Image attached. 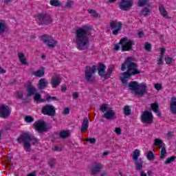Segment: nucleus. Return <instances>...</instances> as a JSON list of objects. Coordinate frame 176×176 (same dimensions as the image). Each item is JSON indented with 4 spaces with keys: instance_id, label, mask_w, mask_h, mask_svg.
<instances>
[{
    "instance_id": "f257e3e1",
    "label": "nucleus",
    "mask_w": 176,
    "mask_h": 176,
    "mask_svg": "<svg viewBox=\"0 0 176 176\" xmlns=\"http://www.w3.org/2000/svg\"><path fill=\"white\" fill-rule=\"evenodd\" d=\"M126 67H127L126 72L121 73L120 76V79L124 85L127 83V79H129V78L141 74V71L138 69V65L133 62V58H126L122 64L121 71H126Z\"/></svg>"
},
{
    "instance_id": "f03ea898",
    "label": "nucleus",
    "mask_w": 176,
    "mask_h": 176,
    "mask_svg": "<svg viewBox=\"0 0 176 176\" xmlns=\"http://www.w3.org/2000/svg\"><path fill=\"white\" fill-rule=\"evenodd\" d=\"M89 28L82 27L77 29L75 33V42L78 50H86L90 39L89 38Z\"/></svg>"
},
{
    "instance_id": "7ed1b4c3",
    "label": "nucleus",
    "mask_w": 176,
    "mask_h": 176,
    "mask_svg": "<svg viewBox=\"0 0 176 176\" xmlns=\"http://www.w3.org/2000/svg\"><path fill=\"white\" fill-rule=\"evenodd\" d=\"M98 71L99 76H102L105 79V69H107V66L102 63H99L97 68L96 65L92 66H86L85 70V79L88 83H94V76L96 72Z\"/></svg>"
},
{
    "instance_id": "20e7f679",
    "label": "nucleus",
    "mask_w": 176,
    "mask_h": 176,
    "mask_svg": "<svg viewBox=\"0 0 176 176\" xmlns=\"http://www.w3.org/2000/svg\"><path fill=\"white\" fill-rule=\"evenodd\" d=\"M17 142L19 144H23V148L26 152H31V144L35 146L39 145L38 139L32 135L29 132H25L20 135L17 138Z\"/></svg>"
},
{
    "instance_id": "39448f33",
    "label": "nucleus",
    "mask_w": 176,
    "mask_h": 176,
    "mask_svg": "<svg viewBox=\"0 0 176 176\" xmlns=\"http://www.w3.org/2000/svg\"><path fill=\"white\" fill-rule=\"evenodd\" d=\"M135 45V41L134 40H129L127 37H124L120 39L118 44L114 45L115 50H121L122 52H129L133 49V46Z\"/></svg>"
},
{
    "instance_id": "423d86ee",
    "label": "nucleus",
    "mask_w": 176,
    "mask_h": 176,
    "mask_svg": "<svg viewBox=\"0 0 176 176\" xmlns=\"http://www.w3.org/2000/svg\"><path fill=\"white\" fill-rule=\"evenodd\" d=\"M130 90L135 91L136 96H144L146 93V84H138L137 81L130 82L129 84Z\"/></svg>"
},
{
    "instance_id": "0eeeda50",
    "label": "nucleus",
    "mask_w": 176,
    "mask_h": 176,
    "mask_svg": "<svg viewBox=\"0 0 176 176\" xmlns=\"http://www.w3.org/2000/svg\"><path fill=\"white\" fill-rule=\"evenodd\" d=\"M37 23L39 25H49L53 23V18L47 13H39L37 15Z\"/></svg>"
},
{
    "instance_id": "6e6552de",
    "label": "nucleus",
    "mask_w": 176,
    "mask_h": 176,
    "mask_svg": "<svg viewBox=\"0 0 176 176\" xmlns=\"http://www.w3.org/2000/svg\"><path fill=\"white\" fill-rule=\"evenodd\" d=\"M140 120L143 124H153L154 117L152 111H143L140 116Z\"/></svg>"
},
{
    "instance_id": "1a4fd4ad",
    "label": "nucleus",
    "mask_w": 176,
    "mask_h": 176,
    "mask_svg": "<svg viewBox=\"0 0 176 176\" xmlns=\"http://www.w3.org/2000/svg\"><path fill=\"white\" fill-rule=\"evenodd\" d=\"M122 27H123V23L117 20L111 21L110 22V28L111 30H113V35H118V34L122 31Z\"/></svg>"
},
{
    "instance_id": "9d476101",
    "label": "nucleus",
    "mask_w": 176,
    "mask_h": 176,
    "mask_svg": "<svg viewBox=\"0 0 176 176\" xmlns=\"http://www.w3.org/2000/svg\"><path fill=\"white\" fill-rule=\"evenodd\" d=\"M41 38L43 43H45L48 47H55L57 45V41L54 40L52 36L44 34Z\"/></svg>"
},
{
    "instance_id": "9b49d317",
    "label": "nucleus",
    "mask_w": 176,
    "mask_h": 176,
    "mask_svg": "<svg viewBox=\"0 0 176 176\" xmlns=\"http://www.w3.org/2000/svg\"><path fill=\"white\" fill-rule=\"evenodd\" d=\"M34 129H36L38 133H45L48 130L46 122L41 120L34 122Z\"/></svg>"
},
{
    "instance_id": "f8f14e48",
    "label": "nucleus",
    "mask_w": 176,
    "mask_h": 176,
    "mask_svg": "<svg viewBox=\"0 0 176 176\" xmlns=\"http://www.w3.org/2000/svg\"><path fill=\"white\" fill-rule=\"evenodd\" d=\"M133 0H122L120 3V9L121 10H129L133 7Z\"/></svg>"
},
{
    "instance_id": "ddd939ff",
    "label": "nucleus",
    "mask_w": 176,
    "mask_h": 176,
    "mask_svg": "<svg viewBox=\"0 0 176 176\" xmlns=\"http://www.w3.org/2000/svg\"><path fill=\"white\" fill-rule=\"evenodd\" d=\"M60 83H61V76L56 74L52 78V87H53L54 89H56L57 86H59Z\"/></svg>"
},
{
    "instance_id": "4468645a",
    "label": "nucleus",
    "mask_w": 176,
    "mask_h": 176,
    "mask_svg": "<svg viewBox=\"0 0 176 176\" xmlns=\"http://www.w3.org/2000/svg\"><path fill=\"white\" fill-rule=\"evenodd\" d=\"M102 170V164L100 163H95L91 169V175H96Z\"/></svg>"
},
{
    "instance_id": "2eb2a0df",
    "label": "nucleus",
    "mask_w": 176,
    "mask_h": 176,
    "mask_svg": "<svg viewBox=\"0 0 176 176\" xmlns=\"http://www.w3.org/2000/svg\"><path fill=\"white\" fill-rule=\"evenodd\" d=\"M26 91L28 97H31V96H34V94L38 93V89H36L34 85H28L26 88Z\"/></svg>"
},
{
    "instance_id": "dca6fc26",
    "label": "nucleus",
    "mask_w": 176,
    "mask_h": 176,
    "mask_svg": "<svg viewBox=\"0 0 176 176\" xmlns=\"http://www.w3.org/2000/svg\"><path fill=\"white\" fill-rule=\"evenodd\" d=\"M89 129V118H85L81 124V133H86Z\"/></svg>"
},
{
    "instance_id": "f3484780",
    "label": "nucleus",
    "mask_w": 176,
    "mask_h": 176,
    "mask_svg": "<svg viewBox=\"0 0 176 176\" xmlns=\"http://www.w3.org/2000/svg\"><path fill=\"white\" fill-rule=\"evenodd\" d=\"M47 85H49V82L47 81V80H46V78H41L38 80L37 86L39 90H43V89H45V87H46Z\"/></svg>"
},
{
    "instance_id": "a211bd4d",
    "label": "nucleus",
    "mask_w": 176,
    "mask_h": 176,
    "mask_svg": "<svg viewBox=\"0 0 176 176\" xmlns=\"http://www.w3.org/2000/svg\"><path fill=\"white\" fill-rule=\"evenodd\" d=\"M159 11L160 13L161 14V16H162V17H164V19H168V13L167 12V10H166V8H164V6L163 5H160L159 6Z\"/></svg>"
},
{
    "instance_id": "6ab92c4d",
    "label": "nucleus",
    "mask_w": 176,
    "mask_h": 176,
    "mask_svg": "<svg viewBox=\"0 0 176 176\" xmlns=\"http://www.w3.org/2000/svg\"><path fill=\"white\" fill-rule=\"evenodd\" d=\"M104 119H107V120H112L115 118V112L113 111H107L103 116Z\"/></svg>"
},
{
    "instance_id": "aec40b11",
    "label": "nucleus",
    "mask_w": 176,
    "mask_h": 176,
    "mask_svg": "<svg viewBox=\"0 0 176 176\" xmlns=\"http://www.w3.org/2000/svg\"><path fill=\"white\" fill-rule=\"evenodd\" d=\"M9 31V28H8V25L5 23V21H1V35L3 36V34H6Z\"/></svg>"
},
{
    "instance_id": "412c9836",
    "label": "nucleus",
    "mask_w": 176,
    "mask_h": 176,
    "mask_svg": "<svg viewBox=\"0 0 176 176\" xmlns=\"http://www.w3.org/2000/svg\"><path fill=\"white\" fill-rule=\"evenodd\" d=\"M18 58L22 65H27V58H25V55L24 54V53L19 52Z\"/></svg>"
},
{
    "instance_id": "4be33fe9",
    "label": "nucleus",
    "mask_w": 176,
    "mask_h": 176,
    "mask_svg": "<svg viewBox=\"0 0 176 176\" xmlns=\"http://www.w3.org/2000/svg\"><path fill=\"white\" fill-rule=\"evenodd\" d=\"M154 146H158L160 149H162V147L166 145L164 142H163V140H161L160 138H155L154 140V143H153Z\"/></svg>"
},
{
    "instance_id": "5701e85b",
    "label": "nucleus",
    "mask_w": 176,
    "mask_h": 176,
    "mask_svg": "<svg viewBox=\"0 0 176 176\" xmlns=\"http://www.w3.org/2000/svg\"><path fill=\"white\" fill-rule=\"evenodd\" d=\"M113 71H115V65H110L107 69V73L105 74V80L109 79V78H111V75H112V72H113Z\"/></svg>"
},
{
    "instance_id": "b1692460",
    "label": "nucleus",
    "mask_w": 176,
    "mask_h": 176,
    "mask_svg": "<svg viewBox=\"0 0 176 176\" xmlns=\"http://www.w3.org/2000/svg\"><path fill=\"white\" fill-rule=\"evenodd\" d=\"M32 75L37 76V78H43V76H45V69L42 67L36 72H33Z\"/></svg>"
},
{
    "instance_id": "393cba45",
    "label": "nucleus",
    "mask_w": 176,
    "mask_h": 176,
    "mask_svg": "<svg viewBox=\"0 0 176 176\" xmlns=\"http://www.w3.org/2000/svg\"><path fill=\"white\" fill-rule=\"evenodd\" d=\"M69 131H62L59 133V137L63 140H65V138L69 137Z\"/></svg>"
},
{
    "instance_id": "a878e982",
    "label": "nucleus",
    "mask_w": 176,
    "mask_h": 176,
    "mask_svg": "<svg viewBox=\"0 0 176 176\" xmlns=\"http://www.w3.org/2000/svg\"><path fill=\"white\" fill-rule=\"evenodd\" d=\"M141 154V151L138 149H135L132 155V159L137 162L138 160V157H140V155Z\"/></svg>"
},
{
    "instance_id": "bb28decb",
    "label": "nucleus",
    "mask_w": 176,
    "mask_h": 176,
    "mask_svg": "<svg viewBox=\"0 0 176 176\" xmlns=\"http://www.w3.org/2000/svg\"><path fill=\"white\" fill-rule=\"evenodd\" d=\"M100 111H112V107L111 105L107 104H103L100 106Z\"/></svg>"
},
{
    "instance_id": "cd10ccee",
    "label": "nucleus",
    "mask_w": 176,
    "mask_h": 176,
    "mask_svg": "<svg viewBox=\"0 0 176 176\" xmlns=\"http://www.w3.org/2000/svg\"><path fill=\"white\" fill-rule=\"evenodd\" d=\"M56 107L52 104H47L43 107L42 111H56Z\"/></svg>"
},
{
    "instance_id": "c85d7f7f",
    "label": "nucleus",
    "mask_w": 176,
    "mask_h": 176,
    "mask_svg": "<svg viewBox=\"0 0 176 176\" xmlns=\"http://www.w3.org/2000/svg\"><path fill=\"white\" fill-rule=\"evenodd\" d=\"M149 0H138V6L139 8H142V6H145L148 5Z\"/></svg>"
},
{
    "instance_id": "c756f323",
    "label": "nucleus",
    "mask_w": 176,
    "mask_h": 176,
    "mask_svg": "<svg viewBox=\"0 0 176 176\" xmlns=\"http://www.w3.org/2000/svg\"><path fill=\"white\" fill-rule=\"evenodd\" d=\"M142 16H149L151 15V10L148 8H144L141 11Z\"/></svg>"
},
{
    "instance_id": "7c9ffc66",
    "label": "nucleus",
    "mask_w": 176,
    "mask_h": 176,
    "mask_svg": "<svg viewBox=\"0 0 176 176\" xmlns=\"http://www.w3.org/2000/svg\"><path fill=\"white\" fill-rule=\"evenodd\" d=\"M10 116V111H1V118L3 119H6V118H9Z\"/></svg>"
},
{
    "instance_id": "2f4dec72",
    "label": "nucleus",
    "mask_w": 176,
    "mask_h": 176,
    "mask_svg": "<svg viewBox=\"0 0 176 176\" xmlns=\"http://www.w3.org/2000/svg\"><path fill=\"white\" fill-rule=\"evenodd\" d=\"M50 3L52 6H61V2H60L58 0H50Z\"/></svg>"
},
{
    "instance_id": "473e14b6",
    "label": "nucleus",
    "mask_w": 176,
    "mask_h": 176,
    "mask_svg": "<svg viewBox=\"0 0 176 176\" xmlns=\"http://www.w3.org/2000/svg\"><path fill=\"white\" fill-rule=\"evenodd\" d=\"M171 111H176V98H172L170 102Z\"/></svg>"
},
{
    "instance_id": "72a5a7b5",
    "label": "nucleus",
    "mask_w": 176,
    "mask_h": 176,
    "mask_svg": "<svg viewBox=\"0 0 176 176\" xmlns=\"http://www.w3.org/2000/svg\"><path fill=\"white\" fill-rule=\"evenodd\" d=\"M43 115H47V116H55L56 111H42Z\"/></svg>"
},
{
    "instance_id": "f704fd0d",
    "label": "nucleus",
    "mask_w": 176,
    "mask_h": 176,
    "mask_svg": "<svg viewBox=\"0 0 176 176\" xmlns=\"http://www.w3.org/2000/svg\"><path fill=\"white\" fill-rule=\"evenodd\" d=\"M34 101H38V102H45V99H41V94L36 93L34 94Z\"/></svg>"
},
{
    "instance_id": "c9c22d12",
    "label": "nucleus",
    "mask_w": 176,
    "mask_h": 176,
    "mask_svg": "<svg viewBox=\"0 0 176 176\" xmlns=\"http://www.w3.org/2000/svg\"><path fill=\"white\" fill-rule=\"evenodd\" d=\"M166 155H167V150H166V147L164 146L162 148L160 151V158L164 159V157H166Z\"/></svg>"
},
{
    "instance_id": "e433bc0d",
    "label": "nucleus",
    "mask_w": 176,
    "mask_h": 176,
    "mask_svg": "<svg viewBox=\"0 0 176 176\" xmlns=\"http://www.w3.org/2000/svg\"><path fill=\"white\" fill-rule=\"evenodd\" d=\"M146 157L148 160H153L155 159V154L153 151H149L147 152Z\"/></svg>"
},
{
    "instance_id": "4c0bfd02",
    "label": "nucleus",
    "mask_w": 176,
    "mask_h": 176,
    "mask_svg": "<svg viewBox=\"0 0 176 176\" xmlns=\"http://www.w3.org/2000/svg\"><path fill=\"white\" fill-rule=\"evenodd\" d=\"M35 119L31 116H25V122L27 123H32L34 122Z\"/></svg>"
},
{
    "instance_id": "58836bf2",
    "label": "nucleus",
    "mask_w": 176,
    "mask_h": 176,
    "mask_svg": "<svg viewBox=\"0 0 176 176\" xmlns=\"http://www.w3.org/2000/svg\"><path fill=\"white\" fill-rule=\"evenodd\" d=\"M176 157L175 155L168 157L165 161V164H170V163H173V162H175Z\"/></svg>"
},
{
    "instance_id": "ea45409f",
    "label": "nucleus",
    "mask_w": 176,
    "mask_h": 176,
    "mask_svg": "<svg viewBox=\"0 0 176 176\" xmlns=\"http://www.w3.org/2000/svg\"><path fill=\"white\" fill-rule=\"evenodd\" d=\"M144 49L146 50V52H151V50H152V45L151 43L146 42L144 43Z\"/></svg>"
},
{
    "instance_id": "a19ab883",
    "label": "nucleus",
    "mask_w": 176,
    "mask_h": 176,
    "mask_svg": "<svg viewBox=\"0 0 176 176\" xmlns=\"http://www.w3.org/2000/svg\"><path fill=\"white\" fill-rule=\"evenodd\" d=\"M86 142H89L92 145H94L96 144V138H89L85 140Z\"/></svg>"
},
{
    "instance_id": "79ce46f5",
    "label": "nucleus",
    "mask_w": 176,
    "mask_h": 176,
    "mask_svg": "<svg viewBox=\"0 0 176 176\" xmlns=\"http://www.w3.org/2000/svg\"><path fill=\"white\" fill-rule=\"evenodd\" d=\"M51 168H53V167H54V166H56V160L54 158H52L49 160L48 162Z\"/></svg>"
},
{
    "instance_id": "37998d69",
    "label": "nucleus",
    "mask_w": 176,
    "mask_h": 176,
    "mask_svg": "<svg viewBox=\"0 0 176 176\" xmlns=\"http://www.w3.org/2000/svg\"><path fill=\"white\" fill-rule=\"evenodd\" d=\"M87 12L91 14L92 17H98V14L94 10H87Z\"/></svg>"
},
{
    "instance_id": "c03bdc74",
    "label": "nucleus",
    "mask_w": 176,
    "mask_h": 176,
    "mask_svg": "<svg viewBox=\"0 0 176 176\" xmlns=\"http://www.w3.org/2000/svg\"><path fill=\"white\" fill-rule=\"evenodd\" d=\"M135 166L137 171H141L142 170V162H137Z\"/></svg>"
},
{
    "instance_id": "a18cd8bd",
    "label": "nucleus",
    "mask_w": 176,
    "mask_h": 176,
    "mask_svg": "<svg viewBox=\"0 0 176 176\" xmlns=\"http://www.w3.org/2000/svg\"><path fill=\"white\" fill-rule=\"evenodd\" d=\"M151 108H152L153 111H158L159 110V104H157V102L152 103Z\"/></svg>"
},
{
    "instance_id": "49530a36",
    "label": "nucleus",
    "mask_w": 176,
    "mask_h": 176,
    "mask_svg": "<svg viewBox=\"0 0 176 176\" xmlns=\"http://www.w3.org/2000/svg\"><path fill=\"white\" fill-rule=\"evenodd\" d=\"M165 61L166 63V64H171L173 63V61H174V60L173 59V58L170 57V56H167L165 58Z\"/></svg>"
},
{
    "instance_id": "de8ad7c7",
    "label": "nucleus",
    "mask_w": 176,
    "mask_h": 176,
    "mask_svg": "<svg viewBox=\"0 0 176 176\" xmlns=\"http://www.w3.org/2000/svg\"><path fill=\"white\" fill-rule=\"evenodd\" d=\"M1 111H10V107L9 106H6L5 104H1Z\"/></svg>"
},
{
    "instance_id": "09e8293b",
    "label": "nucleus",
    "mask_w": 176,
    "mask_h": 176,
    "mask_svg": "<svg viewBox=\"0 0 176 176\" xmlns=\"http://www.w3.org/2000/svg\"><path fill=\"white\" fill-rule=\"evenodd\" d=\"M163 58L164 56H160L157 60L158 65H163Z\"/></svg>"
},
{
    "instance_id": "8fccbe9b",
    "label": "nucleus",
    "mask_w": 176,
    "mask_h": 176,
    "mask_svg": "<svg viewBox=\"0 0 176 176\" xmlns=\"http://www.w3.org/2000/svg\"><path fill=\"white\" fill-rule=\"evenodd\" d=\"M155 89L157 90L158 91L162 90V85L159 84V83L155 84Z\"/></svg>"
},
{
    "instance_id": "3c124183",
    "label": "nucleus",
    "mask_w": 176,
    "mask_h": 176,
    "mask_svg": "<svg viewBox=\"0 0 176 176\" xmlns=\"http://www.w3.org/2000/svg\"><path fill=\"white\" fill-rule=\"evenodd\" d=\"M47 100H52V101H57V97H52L49 94L47 95Z\"/></svg>"
},
{
    "instance_id": "603ef678",
    "label": "nucleus",
    "mask_w": 176,
    "mask_h": 176,
    "mask_svg": "<svg viewBox=\"0 0 176 176\" xmlns=\"http://www.w3.org/2000/svg\"><path fill=\"white\" fill-rule=\"evenodd\" d=\"M166 137H167L168 138H173V137H174V132L168 131V132L166 133Z\"/></svg>"
},
{
    "instance_id": "864d4df0",
    "label": "nucleus",
    "mask_w": 176,
    "mask_h": 176,
    "mask_svg": "<svg viewBox=\"0 0 176 176\" xmlns=\"http://www.w3.org/2000/svg\"><path fill=\"white\" fill-rule=\"evenodd\" d=\"M115 133L118 135H120V134H122V129L119 127H117L115 129Z\"/></svg>"
},
{
    "instance_id": "5fc2aeb1",
    "label": "nucleus",
    "mask_w": 176,
    "mask_h": 176,
    "mask_svg": "<svg viewBox=\"0 0 176 176\" xmlns=\"http://www.w3.org/2000/svg\"><path fill=\"white\" fill-rule=\"evenodd\" d=\"M72 97L74 100L79 98V94L78 92H74L72 94Z\"/></svg>"
},
{
    "instance_id": "6e6d98bb",
    "label": "nucleus",
    "mask_w": 176,
    "mask_h": 176,
    "mask_svg": "<svg viewBox=\"0 0 176 176\" xmlns=\"http://www.w3.org/2000/svg\"><path fill=\"white\" fill-rule=\"evenodd\" d=\"M166 52V49L161 48V52L160 56L164 57V53Z\"/></svg>"
},
{
    "instance_id": "4d7b16f0",
    "label": "nucleus",
    "mask_w": 176,
    "mask_h": 176,
    "mask_svg": "<svg viewBox=\"0 0 176 176\" xmlns=\"http://www.w3.org/2000/svg\"><path fill=\"white\" fill-rule=\"evenodd\" d=\"M124 115L125 116H129V115H131V111H124Z\"/></svg>"
},
{
    "instance_id": "13d9d810",
    "label": "nucleus",
    "mask_w": 176,
    "mask_h": 176,
    "mask_svg": "<svg viewBox=\"0 0 176 176\" xmlns=\"http://www.w3.org/2000/svg\"><path fill=\"white\" fill-rule=\"evenodd\" d=\"M17 98H23V93L22 92H17L16 93Z\"/></svg>"
},
{
    "instance_id": "bf43d9fd",
    "label": "nucleus",
    "mask_w": 176,
    "mask_h": 176,
    "mask_svg": "<svg viewBox=\"0 0 176 176\" xmlns=\"http://www.w3.org/2000/svg\"><path fill=\"white\" fill-rule=\"evenodd\" d=\"M72 3H74V2L67 1V3H66L67 8H72Z\"/></svg>"
},
{
    "instance_id": "052dcab7",
    "label": "nucleus",
    "mask_w": 176,
    "mask_h": 176,
    "mask_svg": "<svg viewBox=\"0 0 176 176\" xmlns=\"http://www.w3.org/2000/svg\"><path fill=\"white\" fill-rule=\"evenodd\" d=\"M154 112H155V114L158 118H162V113L160 111H155Z\"/></svg>"
},
{
    "instance_id": "680f3d73",
    "label": "nucleus",
    "mask_w": 176,
    "mask_h": 176,
    "mask_svg": "<svg viewBox=\"0 0 176 176\" xmlns=\"http://www.w3.org/2000/svg\"><path fill=\"white\" fill-rule=\"evenodd\" d=\"M138 35L139 38H142V36H144V32H139L138 33Z\"/></svg>"
},
{
    "instance_id": "e2e57ef3",
    "label": "nucleus",
    "mask_w": 176,
    "mask_h": 176,
    "mask_svg": "<svg viewBox=\"0 0 176 176\" xmlns=\"http://www.w3.org/2000/svg\"><path fill=\"white\" fill-rule=\"evenodd\" d=\"M124 111H130V106L126 105V106L124 107Z\"/></svg>"
},
{
    "instance_id": "0e129e2a",
    "label": "nucleus",
    "mask_w": 176,
    "mask_h": 176,
    "mask_svg": "<svg viewBox=\"0 0 176 176\" xmlns=\"http://www.w3.org/2000/svg\"><path fill=\"white\" fill-rule=\"evenodd\" d=\"M52 151H60V148H58V146H55L52 148Z\"/></svg>"
},
{
    "instance_id": "69168bd1",
    "label": "nucleus",
    "mask_w": 176,
    "mask_h": 176,
    "mask_svg": "<svg viewBox=\"0 0 176 176\" xmlns=\"http://www.w3.org/2000/svg\"><path fill=\"white\" fill-rule=\"evenodd\" d=\"M13 2V0H4V3H10Z\"/></svg>"
},
{
    "instance_id": "338daca9",
    "label": "nucleus",
    "mask_w": 176,
    "mask_h": 176,
    "mask_svg": "<svg viewBox=\"0 0 176 176\" xmlns=\"http://www.w3.org/2000/svg\"><path fill=\"white\" fill-rule=\"evenodd\" d=\"M63 115H69V111H63Z\"/></svg>"
},
{
    "instance_id": "774afa93",
    "label": "nucleus",
    "mask_w": 176,
    "mask_h": 176,
    "mask_svg": "<svg viewBox=\"0 0 176 176\" xmlns=\"http://www.w3.org/2000/svg\"><path fill=\"white\" fill-rule=\"evenodd\" d=\"M140 176H147L146 173H144V172H141L140 173Z\"/></svg>"
}]
</instances>
